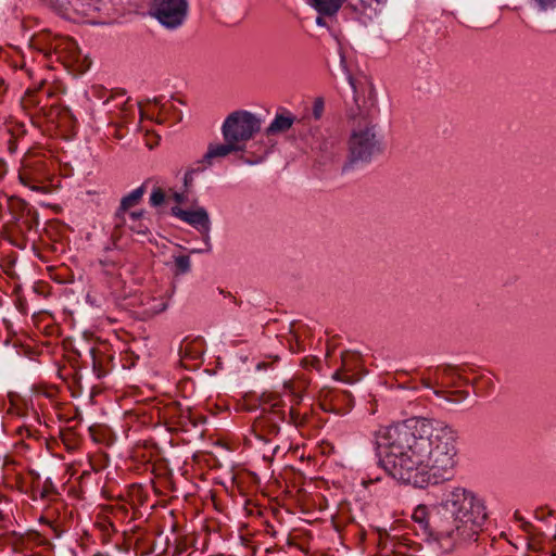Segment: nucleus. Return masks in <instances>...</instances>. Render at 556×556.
Here are the masks:
<instances>
[{"label":"nucleus","instance_id":"393cba45","mask_svg":"<svg viewBox=\"0 0 556 556\" xmlns=\"http://www.w3.org/2000/svg\"><path fill=\"white\" fill-rule=\"evenodd\" d=\"M308 121H309V118L307 116H303L302 118L296 121L298 125L301 126L300 135L306 136L307 132H309L312 136H314V134L312 132V129L306 130V127L308 125Z\"/></svg>","mask_w":556,"mask_h":556},{"label":"nucleus","instance_id":"6e6552de","mask_svg":"<svg viewBox=\"0 0 556 556\" xmlns=\"http://www.w3.org/2000/svg\"><path fill=\"white\" fill-rule=\"evenodd\" d=\"M51 39V47L58 59L67 64H78L81 62L83 55L77 43L65 37H48Z\"/></svg>","mask_w":556,"mask_h":556},{"label":"nucleus","instance_id":"bb28decb","mask_svg":"<svg viewBox=\"0 0 556 556\" xmlns=\"http://www.w3.org/2000/svg\"><path fill=\"white\" fill-rule=\"evenodd\" d=\"M442 372L446 377H455V376H457L458 378H460V376L458 374H456V369L454 367H452V366H446L445 368H443Z\"/></svg>","mask_w":556,"mask_h":556},{"label":"nucleus","instance_id":"f8f14e48","mask_svg":"<svg viewBox=\"0 0 556 556\" xmlns=\"http://www.w3.org/2000/svg\"><path fill=\"white\" fill-rule=\"evenodd\" d=\"M141 304L144 307L143 314L148 317H153L168 307V296L162 295L160 298H154L151 295H143L141 300Z\"/></svg>","mask_w":556,"mask_h":556},{"label":"nucleus","instance_id":"ddd939ff","mask_svg":"<svg viewBox=\"0 0 556 556\" xmlns=\"http://www.w3.org/2000/svg\"><path fill=\"white\" fill-rule=\"evenodd\" d=\"M313 7L323 15H334L346 0H312Z\"/></svg>","mask_w":556,"mask_h":556},{"label":"nucleus","instance_id":"2f4dec72","mask_svg":"<svg viewBox=\"0 0 556 556\" xmlns=\"http://www.w3.org/2000/svg\"><path fill=\"white\" fill-rule=\"evenodd\" d=\"M316 24H317L318 26H326V21H325V18H324V17L318 16V17L316 18Z\"/></svg>","mask_w":556,"mask_h":556},{"label":"nucleus","instance_id":"c85d7f7f","mask_svg":"<svg viewBox=\"0 0 556 556\" xmlns=\"http://www.w3.org/2000/svg\"><path fill=\"white\" fill-rule=\"evenodd\" d=\"M143 212H132L129 214V218L132 223H137L139 218L142 216Z\"/></svg>","mask_w":556,"mask_h":556},{"label":"nucleus","instance_id":"dca6fc26","mask_svg":"<svg viewBox=\"0 0 556 556\" xmlns=\"http://www.w3.org/2000/svg\"><path fill=\"white\" fill-rule=\"evenodd\" d=\"M283 389L286 392H288L291 396H293L294 403L299 404L301 402L302 395V389L303 387L300 384H296L293 381H287L283 383Z\"/></svg>","mask_w":556,"mask_h":556},{"label":"nucleus","instance_id":"cd10ccee","mask_svg":"<svg viewBox=\"0 0 556 556\" xmlns=\"http://www.w3.org/2000/svg\"><path fill=\"white\" fill-rule=\"evenodd\" d=\"M130 228L138 233H146L148 230L147 227H143L141 225H135V223L130 225Z\"/></svg>","mask_w":556,"mask_h":556},{"label":"nucleus","instance_id":"a878e982","mask_svg":"<svg viewBox=\"0 0 556 556\" xmlns=\"http://www.w3.org/2000/svg\"><path fill=\"white\" fill-rule=\"evenodd\" d=\"M368 101L370 102L371 106L376 105L377 93L372 84H368Z\"/></svg>","mask_w":556,"mask_h":556},{"label":"nucleus","instance_id":"7c9ffc66","mask_svg":"<svg viewBox=\"0 0 556 556\" xmlns=\"http://www.w3.org/2000/svg\"><path fill=\"white\" fill-rule=\"evenodd\" d=\"M4 91H5L4 80L0 76V97L4 93Z\"/></svg>","mask_w":556,"mask_h":556},{"label":"nucleus","instance_id":"f704fd0d","mask_svg":"<svg viewBox=\"0 0 556 556\" xmlns=\"http://www.w3.org/2000/svg\"><path fill=\"white\" fill-rule=\"evenodd\" d=\"M140 115H141V118H143L146 116L143 111L140 112Z\"/></svg>","mask_w":556,"mask_h":556},{"label":"nucleus","instance_id":"6ab92c4d","mask_svg":"<svg viewBox=\"0 0 556 556\" xmlns=\"http://www.w3.org/2000/svg\"><path fill=\"white\" fill-rule=\"evenodd\" d=\"M175 265L177 267V274H186L190 270V258L186 255L175 257Z\"/></svg>","mask_w":556,"mask_h":556},{"label":"nucleus","instance_id":"f257e3e1","mask_svg":"<svg viewBox=\"0 0 556 556\" xmlns=\"http://www.w3.org/2000/svg\"><path fill=\"white\" fill-rule=\"evenodd\" d=\"M376 443L384 448L381 463L387 472L414 486L452 479L458 464V433L441 420L413 417L382 427Z\"/></svg>","mask_w":556,"mask_h":556},{"label":"nucleus","instance_id":"aec40b11","mask_svg":"<svg viewBox=\"0 0 556 556\" xmlns=\"http://www.w3.org/2000/svg\"><path fill=\"white\" fill-rule=\"evenodd\" d=\"M324 110H325V102H324L323 98H316L313 102V108H312L313 117L316 121L320 119L324 114Z\"/></svg>","mask_w":556,"mask_h":556},{"label":"nucleus","instance_id":"5701e85b","mask_svg":"<svg viewBox=\"0 0 556 556\" xmlns=\"http://www.w3.org/2000/svg\"><path fill=\"white\" fill-rule=\"evenodd\" d=\"M390 541V536L388 534V532L386 530H379L378 531V544L379 546H381L383 549H388L390 552L393 551V547L394 545L391 546V548H388V543Z\"/></svg>","mask_w":556,"mask_h":556},{"label":"nucleus","instance_id":"2eb2a0df","mask_svg":"<svg viewBox=\"0 0 556 556\" xmlns=\"http://www.w3.org/2000/svg\"><path fill=\"white\" fill-rule=\"evenodd\" d=\"M7 130L13 137V139H11L9 141L8 150H9L10 153H14L16 151V149H17V146H16V142H15V138L18 135L24 134L25 129H24V126L22 124H15L14 126L9 125Z\"/></svg>","mask_w":556,"mask_h":556},{"label":"nucleus","instance_id":"b1692460","mask_svg":"<svg viewBox=\"0 0 556 556\" xmlns=\"http://www.w3.org/2000/svg\"><path fill=\"white\" fill-rule=\"evenodd\" d=\"M204 169H200V165H195L194 167H190L186 174H185V178H184V182H185V186L186 187H189L191 186L192 181H193V176L194 174L197 173H200V172H203Z\"/></svg>","mask_w":556,"mask_h":556},{"label":"nucleus","instance_id":"4468645a","mask_svg":"<svg viewBox=\"0 0 556 556\" xmlns=\"http://www.w3.org/2000/svg\"><path fill=\"white\" fill-rule=\"evenodd\" d=\"M48 37L53 36L50 33H42L37 36H34L30 40L31 47L42 52L47 56L54 53V49L51 47V39H49Z\"/></svg>","mask_w":556,"mask_h":556},{"label":"nucleus","instance_id":"f03ea898","mask_svg":"<svg viewBox=\"0 0 556 556\" xmlns=\"http://www.w3.org/2000/svg\"><path fill=\"white\" fill-rule=\"evenodd\" d=\"M442 505L446 513L432 523L429 521V510L426 505H418L412 518L421 529L429 532L448 552L457 544L477 541L486 520L485 506L471 490L453 486L446 491Z\"/></svg>","mask_w":556,"mask_h":556},{"label":"nucleus","instance_id":"412c9836","mask_svg":"<svg viewBox=\"0 0 556 556\" xmlns=\"http://www.w3.org/2000/svg\"><path fill=\"white\" fill-rule=\"evenodd\" d=\"M165 201V193L161 188H155L150 197V203L152 206H159Z\"/></svg>","mask_w":556,"mask_h":556},{"label":"nucleus","instance_id":"39448f33","mask_svg":"<svg viewBox=\"0 0 556 556\" xmlns=\"http://www.w3.org/2000/svg\"><path fill=\"white\" fill-rule=\"evenodd\" d=\"M18 181L33 191L47 193L45 182L50 177L45 154L28 150L22 157L17 172Z\"/></svg>","mask_w":556,"mask_h":556},{"label":"nucleus","instance_id":"473e14b6","mask_svg":"<svg viewBox=\"0 0 556 556\" xmlns=\"http://www.w3.org/2000/svg\"><path fill=\"white\" fill-rule=\"evenodd\" d=\"M174 199L177 203H181L184 201V195L180 193H175Z\"/></svg>","mask_w":556,"mask_h":556},{"label":"nucleus","instance_id":"0eeeda50","mask_svg":"<svg viewBox=\"0 0 556 556\" xmlns=\"http://www.w3.org/2000/svg\"><path fill=\"white\" fill-rule=\"evenodd\" d=\"M172 214L197 228L206 241L210 239L211 222L204 207H199L195 211H186L179 206H174L172 207Z\"/></svg>","mask_w":556,"mask_h":556},{"label":"nucleus","instance_id":"a211bd4d","mask_svg":"<svg viewBox=\"0 0 556 556\" xmlns=\"http://www.w3.org/2000/svg\"><path fill=\"white\" fill-rule=\"evenodd\" d=\"M72 5L73 9L83 16H92L93 12L97 11L96 7H92L89 3H84L81 0H75Z\"/></svg>","mask_w":556,"mask_h":556},{"label":"nucleus","instance_id":"20e7f679","mask_svg":"<svg viewBox=\"0 0 556 556\" xmlns=\"http://www.w3.org/2000/svg\"><path fill=\"white\" fill-rule=\"evenodd\" d=\"M262 128V119L254 113L238 110L230 113L222 125L225 141H230L244 151L248 141L254 138Z\"/></svg>","mask_w":556,"mask_h":556},{"label":"nucleus","instance_id":"72a5a7b5","mask_svg":"<svg viewBox=\"0 0 556 556\" xmlns=\"http://www.w3.org/2000/svg\"><path fill=\"white\" fill-rule=\"evenodd\" d=\"M422 384H424V387H426V388H431V382L429 381V379L424 378V379H422Z\"/></svg>","mask_w":556,"mask_h":556},{"label":"nucleus","instance_id":"9b49d317","mask_svg":"<svg viewBox=\"0 0 556 556\" xmlns=\"http://www.w3.org/2000/svg\"><path fill=\"white\" fill-rule=\"evenodd\" d=\"M146 187L142 185L122 199L121 205L116 212V218L119 220L116 223V226H121V224L124 222V215L126 212L140 202Z\"/></svg>","mask_w":556,"mask_h":556},{"label":"nucleus","instance_id":"7ed1b4c3","mask_svg":"<svg viewBox=\"0 0 556 556\" xmlns=\"http://www.w3.org/2000/svg\"><path fill=\"white\" fill-rule=\"evenodd\" d=\"M348 79L354 92V101L357 105L358 113L353 117L348 139V159L343 170H346L355 164L369 163L384 150L383 136L379 124L374 117L362 110L356 94L357 88L355 80L352 76H349Z\"/></svg>","mask_w":556,"mask_h":556},{"label":"nucleus","instance_id":"c756f323","mask_svg":"<svg viewBox=\"0 0 556 556\" xmlns=\"http://www.w3.org/2000/svg\"><path fill=\"white\" fill-rule=\"evenodd\" d=\"M7 172V163L4 160L0 159V178L4 176Z\"/></svg>","mask_w":556,"mask_h":556},{"label":"nucleus","instance_id":"f3484780","mask_svg":"<svg viewBox=\"0 0 556 556\" xmlns=\"http://www.w3.org/2000/svg\"><path fill=\"white\" fill-rule=\"evenodd\" d=\"M170 111H174V113H175V123H178L182 119L181 112H178L174 105L168 106L166 103H164L160 108V113H159L160 117H157L156 122L163 123Z\"/></svg>","mask_w":556,"mask_h":556},{"label":"nucleus","instance_id":"1a4fd4ad","mask_svg":"<svg viewBox=\"0 0 556 556\" xmlns=\"http://www.w3.org/2000/svg\"><path fill=\"white\" fill-rule=\"evenodd\" d=\"M241 152L240 147L235 146L230 141H225L223 143H210L206 152L195 162V165H200V169H206L213 165L215 160L223 159L228 156L231 153Z\"/></svg>","mask_w":556,"mask_h":556},{"label":"nucleus","instance_id":"9d476101","mask_svg":"<svg viewBox=\"0 0 556 556\" xmlns=\"http://www.w3.org/2000/svg\"><path fill=\"white\" fill-rule=\"evenodd\" d=\"M295 117L290 112L276 114L273 122L265 129L266 137L277 136L287 132L295 123Z\"/></svg>","mask_w":556,"mask_h":556},{"label":"nucleus","instance_id":"423d86ee","mask_svg":"<svg viewBox=\"0 0 556 556\" xmlns=\"http://www.w3.org/2000/svg\"><path fill=\"white\" fill-rule=\"evenodd\" d=\"M188 10V0H153L150 14L164 27L176 29L185 23Z\"/></svg>","mask_w":556,"mask_h":556},{"label":"nucleus","instance_id":"4be33fe9","mask_svg":"<svg viewBox=\"0 0 556 556\" xmlns=\"http://www.w3.org/2000/svg\"><path fill=\"white\" fill-rule=\"evenodd\" d=\"M531 2L542 12L556 8V0H531Z\"/></svg>","mask_w":556,"mask_h":556}]
</instances>
